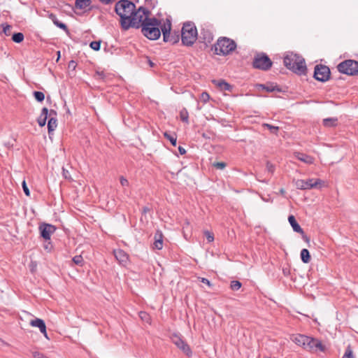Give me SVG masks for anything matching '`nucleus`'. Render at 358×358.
<instances>
[{
	"instance_id": "33",
	"label": "nucleus",
	"mask_w": 358,
	"mask_h": 358,
	"mask_svg": "<svg viewBox=\"0 0 358 358\" xmlns=\"http://www.w3.org/2000/svg\"><path fill=\"white\" fill-rule=\"evenodd\" d=\"M138 315L142 321H143L148 324H150L151 317L148 313H146L145 311H141V312H139Z\"/></svg>"
},
{
	"instance_id": "3",
	"label": "nucleus",
	"mask_w": 358,
	"mask_h": 358,
	"mask_svg": "<svg viewBox=\"0 0 358 358\" xmlns=\"http://www.w3.org/2000/svg\"><path fill=\"white\" fill-rule=\"evenodd\" d=\"M160 22L155 17H145L144 24L142 27V33L150 40H156L159 38L161 31L159 28Z\"/></svg>"
},
{
	"instance_id": "22",
	"label": "nucleus",
	"mask_w": 358,
	"mask_h": 358,
	"mask_svg": "<svg viewBox=\"0 0 358 358\" xmlns=\"http://www.w3.org/2000/svg\"><path fill=\"white\" fill-rule=\"evenodd\" d=\"M294 156L297 159L307 164H312L314 162V158L313 157L302 152H295Z\"/></svg>"
},
{
	"instance_id": "46",
	"label": "nucleus",
	"mask_w": 358,
	"mask_h": 358,
	"mask_svg": "<svg viewBox=\"0 0 358 358\" xmlns=\"http://www.w3.org/2000/svg\"><path fill=\"white\" fill-rule=\"evenodd\" d=\"M77 66V62L75 60L69 61L68 64V69L71 71H75Z\"/></svg>"
},
{
	"instance_id": "51",
	"label": "nucleus",
	"mask_w": 358,
	"mask_h": 358,
	"mask_svg": "<svg viewBox=\"0 0 358 358\" xmlns=\"http://www.w3.org/2000/svg\"><path fill=\"white\" fill-rule=\"evenodd\" d=\"M33 356L34 358H48L44 354L37 351L33 352Z\"/></svg>"
},
{
	"instance_id": "52",
	"label": "nucleus",
	"mask_w": 358,
	"mask_h": 358,
	"mask_svg": "<svg viewBox=\"0 0 358 358\" xmlns=\"http://www.w3.org/2000/svg\"><path fill=\"white\" fill-rule=\"evenodd\" d=\"M120 182L122 186H128L129 185V181L127 179H126L124 177L121 176L120 178Z\"/></svg>"
},
{
	"instance_id": "10",
	"label": "nucleus",
	"mask_w": 358,
	"mask_h": 358,
	"mask_svg": "<svg viewBox=\"0 0 358 358\" xmlns=\"http://www.w3.org/2000/svg\"><path fill=\"white\" fill-rule=\"evenodd\" d=\"M324 182L320 179H308L307 180H297L296 181V187L299 189H310L314 187H317L319 185L324 184Z\"/></svg>"
},
{
	"instance_id": "14",
	"label": "nucleus",
	"mask_w": 358,
	"mask_h": 358,
	"mask_svg": "<svg viewBox=\"0 0 358 358\" xmlns=\"http://www.w3.org/2000/svg\"><path fill=\"white\" fill-rule=\"evenodd\" d=\"M237 46H211L210 51L215 55L226 56L234 52Z\"/></svg>"
},
{
	"instance_id": "6",
	"label": "nucleus",
	"mask_w": 358,
	"mask_h": 358,
	"mask_svg": "<svg viewBox=\"0 0 358 358\" xmlns=\"http://www.w3.org/2000/svg\"><path fill=\"white\" fill-rule=\"evenodd\" d=\"M338 71L348 76L358 75V62L347 59L341 62L337 66Z\"/></svg>"
},
{
	"instance_id": "21",
	"label": "nucleus",
	"mask_w": 358,
	"mask_h": 358,
	"mask_svg": "<svg viewBox=\"0 0 358 358\" xmlns=\"http://www.w3.org/2000/svg\"><path fill=\"white\" fill-rule=\"evenodd\" d=\"M163 234L160 231H157L155 234V242L153 243V248L161 250L163 248Z\"/></svg>"
},
{
	"instance_id": "48",
	"label": "nucleus",
	"mask_w": 358,
	"mask_h": 358,
	"mask_svg": "<svg viewBox=\"0 0 358 358\" xmlns=\"http://www.w3.org/2000/svg\"><path fill=\"white\" fill-rule=\"evenodd\" d=\"M198 280H200L203 284L206 285L208 287H212L211 282L207 278L199 277Z\"/></svg>"
},
{
	"instance_id": "53",
	"label": "nucleus",
	"mask_w": 358,
	"mask_h": 358,
	"mask_svg": "<svg viewBox=\"0 0 358 358\" xmlns=\"http://www.w3.org/2000/svg\"><path fill=\"white\" fill-rule=\"evenodd\" d=\"M43 247L45 250L50 251L52 248L50 241H45Z\"/></svg>"
},
{
	"instance_id": "2",
	"label": "nucleus",
	"mask_w": 358,
	"mask_h": 358,
	"mask_svg": "<svg viewBox=\"0 0 358 358\" xmlns=\"http://www.w3.org/2000/svg\"><path fill=\"white\" fill-rule=\"evenodd\" d=\"M285 67L294 73L301 76L307 73V67L303 57L294 52H288L283 59Z\"/></svg>"
},
{
	"instance_id": "1",
	"label": "nucleus",
	"mask_w": 358,
	"mask_h": 358,
	"mask_svg": "<svg viewBox=\"0 0 358 358\" xmlns=\"http://www.w3.org/2000/svg\"><path fill=\"white\" fill-rule=\"evenodd\" d=\"M136 10V5L129 0H120L115 6V13L120 17V24L123 29L127 30L131 26H136L138 22H134L135 18L129 20L130 16Z\"/></svg>"
},
{
	"instance_id": "19",
	"label": "nucleus",
	"mask_w": 358,
	"mask_h": 358,
	"mask_svg": "<svg viewBox=\"0 0 358 358\" xmlns=\"http://www.w3.org/2000/svg\"><path fill=\"white\" fill-rule=\"evenodd\" d=\"M258 89H262L266 90L268 92H282L281 88L277 85L273 83H268L266 84H259L257 85Z\"/></svg>"
},
{
	"instance_id": "24",
	"label": "nucleus",
	"mask_w": 358,
	"mask_h": 358,
	"mask_svg": "<svg viewBox=\"0 0 358 358\" xmlns=\"http://www.w3.org/2000/svg\"><path fill=\"white\" fill-rule=\"evenodd\" d=\"M288 221H289L290 225L292 226L294 231L299 233V234L303 233V229L301 227V226L296 222L295 217L293 215H289Z\"/></svg>"
},
{
	"instance_id": "15",
	"label": "nucleus",
	"mask_w": 358,
	"mask_h": 358,
	"mask_svg": "<svg viewBox=\"0 0 358 358\" xmlns=\"http://www.w3.org/2000/svg\"><path fill=\"white\" fill-rule=\"evenodd\" d=\"M113 254H114L115 259L118 261L120 264L125 266L128 264V262L129 261V255L126 252H124L123 250H122V249L114 250Z\"/></svg>"
},
{
	"instance_id": "9",
	"label": "nucleus",
	"mask_w": 358,
	"mask_h": 358,
	"mask_svg": "<svg viewBox=\"0 0 358 358\" xmlns=\"http://www.w3.org/2000/svg\"><path fill=\"white\" fill-rule=\"evenodd\" d=\"M171 341L180 350H182L187 357H191L192 355V351L189 347V345L186 343L185 340L182 339V337L180 335L177 334H173L171 336Z\"/></svg>"
},
{
	"instance_id": "44",
	"label": "nucleus",
	"mask_w": 358,
	"mask_h": 358,
	"mask_svg": "<svg viewBox=\"0 0 358 358\" xmlns=\"http://www.w3.org/2000/svg\"><path fill=\"white\" fill-rule=\"evenodd\" d=\"M136 11L145 15V17H148V16L150 15V12L143 6L139 7Z\"/></svg>"
},
{
	"instance_id": "26",
	"label": "nucleus",
	"mask_w": 358,
	"mask_h": 358,
	"mask_svg": "<svg viewBox=\"0 0 358 358\" xmlns=\"http://www.w3.org/2000/svg\"><path fill=\"white\" fill-rule=\"evenodd\" d=\"M213 83L219 87L222 90L230 92L232 89L231 85L224 80H213Z\"/></svg>"
},
{
	"instance_id": "54",
	"label": "nucleus",
	"mask_w": 358,
	"mask_h": 358,
	"mask_svg": "<svg viewBox=\"0 0 358 358\" xmlns=\"http://www.w3.org/2000/svg\"><path fill=\"white\" fill-rule=\"evenodd\" d=\"M151 210V208L148 206H144L142 208V214L146 215L147 213L150 212Z\"/></svg>"
},
{
	"instance_id": "35",
	"label": "nucleus",
	"mask_w": 358,
	"mask_h": 358,
	"mask_svg": "<svg viewBox=\"0 0 358 358\" xmlns=\"http://www.w3.org/2000/svg\"><path fill=\"white\" fill-rule=\"evenodd\" d=\"M262 127H264V128H267L268 129L270 130L271 133L273 134H278V131H279V127H277V126H273L270 124H268V123H264L262 124Z\"/></svg>"
},
{
	"instance_id": "58",
	"label": "nucleus",
	"mask_w": 358,
	"mask_h": 358,
	"mask_svg": "<svg viewBox=\"0 0 358 358\" xmlns=\"http://www.w3.org/2000/svg\"><path fill=\"white\" fill-rule=\"evenodd\" d=\"M145 59L150 67H154L155 64L153 63L148 57H145Z\"/></svg>"
},
{
	"instance_id": "47",
	"label": "nucleus",
	"mask_w": 358,
	"mask_h": 358,
	"mask_svg": "<svg viewBox=\"0 0 358 358\" xmlns=\"http://www.w3.org/2000/svg\"><path fill=\"white\" fill-rule=\"evenodd\" d=\"M266 170L271 173H273L275 171V166L270 162H266Z\"/></svg>"
},
{
	"instance_id": "34",
	"label": "nucleus",
	"mask_w": 358,
	"mask_h": 358,
	"mask_svg": "<svg viewBox=\"0 0 358 358\" xmlns=\"http://www.w3.org/2000/svg\"><path fill=\"white\" fill-rule=\"evenodd\" d=\"M23 39L24 35L21 32L15 33L12 36V40L16 43H20L22 42Z\"/></svg>"
},
{
	"instance_id": "7",
	"label": "nucleus",
	"mask_w": 358,
	"mask_h": 358,
	"mask_svg": "<svg viewBox=\"0 0 358 358\" xmlns=\"http://www.w3.org/2000/svg\"><path fill=\"white\" fill-rule=\"evenodd\" d=\"M272 64V61L265 53L257 54L252 62V67L262 71L269 70Z\"/></svg>"
},
{
	"instance_id": "41",
	"label": "nucleus",
	"mask_w": 358,
	"mask_h": 358,
	"mask_svg": "<svg viewBox=\"0 0 358 358\" xmlns=\"http://www.w3.org/2000/svg\"><path fill=\"white\" fill-rule=\"evenodd\" d=\"M210 99V95L208 92H203L201 94L200 100L203 103H206Z\"/></svg>"
},
{
	"instance_id": "37",
	"label": "nucleus",
	"mask_w": 358,
	"mask_h": 358,
	"mask_svg": "<svg viewBox=\"0 0 358 358\" xmlns=\"http://www.w3.org/2000/svg\"><path fill=\"white\" fill-rule=\"evenodd\" d=\"M342 358H355L353 356V351L350 345H348L345 349V353Z\"/></svg>"
},
{
	"instance_id": "18",
	"label": "nucleus",
	"mask_w": 358,
	"mask_h": 358,
	"mask_svg": "<svg viewBox=\"0 0 358 358\" xmlns=\"http://www.w3.org/2000/svg\"><path fill=\"white\" fill-rule=\"evenodd\" d=\"M75 7L79 10L89 11L94 8V6H92V0H75Z\"/></svg>"
},
{
	"instance_id": "25",
	"label": "nucleus",
	"mask_w": 358,
	"mask_h": 358,
	"mask_svg": "<svg viewBox=\"0 0 358 358\" xmlns=\"http://www.w3.org/2000/svg\"><path fill=\"white\" fill-rule=\"evenodd\" d=\"M48 109L45 107L43 108L40 116L37 119V122L40 127H43L46 124L48 115Z\"/></svg>"
},
{
	"instance_id": "49",
	"label": "nucleus",
	"mask_w": 358,
	"mask_h": 358,
	"mask_svg": "<svg viewBox=\"0 0 358 358\" xmlns=\"http://www.w3.org/2000/svg\"><path fill=\"white\" fill-rule=\"evenodd\" d=\"M22 189H23V191L24 192V194L29 196H30V192H29V189L26 184V182L24 180L22 183Z\"/></svg>"
},
{
	"instance_id": "63",
	"label": "nucleus",
	"mask_w": 358,
	"mask_h": 358,
	"mask_svg": "<svg viewBox=\"0 0 358 358\" xmlns=\"http://www.w3.org/2000/svg\"><path fill=\"white\" fill-rule=\"evenodd\" d=\"M101 46H90L92 49H93L95 51L100 50Z\"/></svg>"
},
{
	"instance_id": "29",
	"label": "nucleus",
	"mask_w": 358,
	"mask_h": 358,
	"mask_svg": "<svg viewBox=\"0 0 358 358\" xmlns=\"http://www.w3.org/2000/svg\"><path fill=\"white\" fill-rule=\"evenodd\" d=\"M338 119L336 117H329L323 120V125L327 127H335L337 125Z\"/></svg>"
},
{
	"instance_id": "11",
	"label": "nucleus",
	"mask_w": 358,
	"mask_h": 358,
	"mask_svg": "<svg viewBox=\"0 0 358 358\" xmlns=\"http://www.w3.org/2000/svg\"><path fill=\"white\" fill-rule=\"evenodd\" d=\"M57 229V227L51 224L43 222L38 227L41 236L45 241H50L51 235L53 234Z\"/></svg>"
},
{
	"instance_id": "13",
	"label": "nucleus",
	"mask_w": 358,
	"mask_h": 358,
	"mask_svg": "<svg viewBox=\"0 0 358 358\" xmlns=\"http://www.w3.org/2000/svg\"><path fill=\"white\" fill-rule=\"evenodd\" d=\"M197 39L200 43L208 45L213 41V34L209 29L201 27L200 29V33L198 34Z\"/></svg>"
},
{
	"instance_id": "31",
	"label": "nucleus",
	"mask_w": 358,
	"mask_h": 358,
	"mask_svg": "<svg viewBox=\"0 0 358 358\" xmlns=\"http://www.w3.org/2000/svg\"><path fill=\"white\" fill-rule=\"evenodd\" d=\"M180 118L183 122L189 123V113L186 108H184L180 111Z\"/></svg>"
},
{
	"instance_id": "64",
	"label": "nucleus",
	"mask_w": 358,
	"mask_h": 358,
	"mask_svg": "<svg viewBox=\"0 0 358 358\" xmlns=\"http://www.w3.org/2000/svg\"><path fill=\"white\" fill-rule=\"evenodd\" d=\"M112 48H113V46H104V50L105 52L110 51Z\"/></svg>"
},
{
	"instance_id": "62",
	"label": "nucleus",
	"mask_w": 358,
	"mask_h": 358,
	"mask_svg": "<svg viewBox=\"0 0 358 358\" xmlns=\"http://www.w3.org/2000/svg\"><path fill=\"white\" fill-rule=\"evenodd\" d=\"M63 175L64 176L65 178H69V172L68 171H65V169H63Z\"/></svg>"
},
{
	"instance_id": "23",
	"label": "nucleus",
	"mask_w": 358,
	"mask_h": 358,
	"mask_svg": "<svg viewBox=\"0 0 358 358\" xmlns=\"http://www.w3.org/2000/svg\"><path fill=\"white\" fill-rule=\"evenodd\" d=\"M292 341L297 345L304 348L306 342L308 340V336L303 334H297L293 336L292 338Z\"/></svg>"
},
{
	"instance_id": "45",
	"label": "nucleus",
	"mask_w": 358,
	"mask_h": 358,
	"mask_svg": "<svg viewBox=\"0 0 358 358\" xmlns=\"http://www.w3.org/2000/svg\"><path fill=\"white\" fill-rule=\"evenodd\" d=\"M11 29H12V27L10 25L6 24L3 27V32L4 33V34L6 36H9V35H10Z\"/></svg>"
},
{
	"instance_id": "16",
	"label": "nucleus",
	"mask_w": 358,
	"mask_h": 358,
	"mask_svg": "<svg viewBox=\"0 0 358 358\" xmlns=\"http://www.w3.org/2000/svg\"><path fill=\"white\" fill-rule=\"evenodd\" d=\"M30 325L32 327H38L40 331L44 335V336L47 339H50L48 336L45 323L42 319L36 318L34 320H31L30 321Z\"/></svg>"
},
{
	"instance_id": "39",
	"label": "nucleus",
	"mask_w": 358,
	"mask_h": 358,
	"mask_svg": "<svg viewBox=\"0 0 358 358\" xmlns=\"http://www.w3.org/2000/svg\"><path fill=\"white\" fill-rule=\"evenodd\" d=\"M164 137L166 138L168 140H169V141L173 146L176 145L177 138L176 136H174L173 135L169 134L168 133L165 132Z\"/></svg>"
},
{
	"instance_id": "43",
	"label": "nucleus",
	"mask_w": 358,
	"mask_h": 358,
	"mask_svg": "<svg viewBox=\"0 0 358 358\" xmlns=\"http://www.w3.org/2000/svg\"><path fill=\"white\" fill-rule=\"evenodd\" d=\"M213 166L217 169H224L227 166V164L224 162H217L213 163Z\"/></svg>"
},
{
	"instance_id": "40",
	"label": "nucleus",
	"mask_w": 358,
	"mask_h": 358,
	"mask_svg": "<svg viewBox=\"0 0 358 358\" xmlns=\"http://www.w3.org/2000/svg\"><path fill=\"white\" fill-rule=\"evenodd\" d=\"M73 262L76 265L83 266V262H84V259H83V257L81 255H76L73 258Z\"/></svg>"
},
{
	"instance_id": "36",
	"label": "nucleus",
	"mask_w": 358,
	"mask_h": 358,
	"mask_svg": "<svg viewBox=\"0 0 358 358\" xmlns=\"http://www.w3.org/2000/svg\"><path fill=\"white\" fill-rule=\"evenodd\" d=\"M33 95L35 99L38 102H43L45 99V94L42 92L34 91Z\"/></svg>"
},
{
	"instance_id": "20",
	"label": "nucleus",
	"mask_w": 358,
	"mask_h": 358,
	"mask_svg": "<svg viewBox=\"0 0 358 358\" xmlns=\"http://www.w3.org/2000/svg\"><path fill=\"white\" fill-rule=\"evenodd\" d=\"M131 18L132 19L135 18L136 20L134 22H138V21H140V22L138 24H137L136 26H131V27H134V28L138 29V28L142 27L143 26L144 20H145V15H143V14L134 10V12L130 16L129 20Z\"/></svg>"
},
{
	"instance_id": "42",
	"label": "nucleus",
	"mask_w": 358,
	"mask_h": 358,
	"mask_svg": "<svg viewBox=\"0 0 358 358\" xmlns=\"http://www.w3.org/2000/svg\"><path fill=\"white\" fill-rule=\"evenodd\" d=\"M203 233H204L205 236L206 237L207 241L209 243H211L214 241V234L213 232H210V231L206 230V231H204Z\"/></svg>"
},
{
	"instance_id": "4",
	"label": "nucleus",
	"mask_w": 358,
	"mask_h": 358,
	"mask_svg": "<svg viewBox=\"0 0 358 358\" xmlns=\"http://www.w3.org/2000/svg\"><path fill=\"white\" fill-rule=\"evenodd\" d=\"M182 45H194L198 37V31L193 22L187 21L183 23L180 31Z\"/></svg>"
},
{
	"instance_id": "55",
	"label": "nucleus",
	"mask_w": 358,
	"mask_h": 358,
	"mask_svg": "<svg viewBox=\"0 0 358 358\" xmlns=\"http://www.w3.org/2000/svg\"><path fill=\"white\" fill-rule=\"evenodd\" d=\"M202 136L206 139H210L211 137V133L210 131L204 132L202 134Z\"/></svg>"
},
{
	"instance_id": "57",
	"label": "nucleus",
	"mask_w": 358,
	"mask_h": 358,
	"mask_svg": "<svg viewBox=\"0 0 358 358\" xmlns=\"http://www.w3.org/2000/svg\"><path fill=\"white\" fill-rule=\"evenodd\" d=\"M301 234L302 238L303 239L304 241H306V243L310 242V238L307 235L305 234L303 231V233Z\"/></svg>"
},
{
	"instance_id": "38",
	"label": "nucleus",
	"mask_w": 358,
	"mask_h": 358,
	"mask_svg": "<svg viewBox=\"0 0 358 358\" xmlns=\"http://www.w3.org/2000/svg\"><path fill=\"white\" fill-rule=\"evenodd\" d=\"M242 286V284L238 280H232L230 284V288L233 291H237Z\"/></svg>"
},
{
	"instance_id": "50",
	"label": "nucleus",
	"mask_w": 358,
	"mask_h": 358,
	"mask_svg": "<svg viewBox=\"0 0 358 358\" xmlns=\"http://www.w3.org/2000/svg\"><path fill=\"white\" fill-rule=\"evenodd\" d=\"M145 3L150 8H154L157 3V0H145Z\"/></svg>"
},
{
	"instance_id": "12",
	"label": "nucleus",
	"mask_w": 358,
	"mask_h": 358,
	"mask_svg": "<svg viewBox=\"0 0 358 358\" xmlns=\"http://www.w3.org/2000/svg\"><path fill=\"white\" fill-rule=\"evenodd\" d=\"M303 349L309 351L319 350L321 352H324L326 347L320 340L308 336V340L306 342Z\"/></svg>"
},
{
	"instance_id": "56",
	"label": "nucleus",
	"mask_w": 358,
	"mask_h": 358,
	"mask_svg": "<svg viewBox=\"0 0 358 358\" xmlns=\"http://www.w3.org/2000/svg\"><path fill=\"white\" fill-rule=\"evenodd\" d=\"M282 273H283L284 275L288 276L290 275V269L289 268H283Z\"/></svg>"
},
{
	"instance_id": "28",
	"label": "nucleus",
	"mask_w": 358,
	"mask_h": 358,
	"mask_svg": "<svg viewBox=\"0 0 358 358\" xmlns=\"http://www.w3.org/2000/svg\"><path fill=\"white\" fill-rule=\"evenodd\" d=\"M224 43H227V45H236L233 39L224 36L220 37L214 45H224Z\"/></svg>"
},
{
	"instance_id": "8",
	"label": "nucleus",
	"mask_w": 358,
	"mask_h": 358,
	"mask_svg": "<svg viewBox=\"0 0 358 358\" xmlns=\"http://www.w3.org/2000/svg\"><path fill=\"white\" fill-rule=\"evenodd\" d=\"M331 76L330 69L323 64H317L314 69L313 78L322 83L329 80Z\"/></svg>"
},
{
	"instance_id": "30",
	"label": "nucleus",
	"mask_w": 358,
	"mask_h": 358,
	"mask_svg": "<svg viewBox=\"0 0 358 358\" xmlns=\"http://www.w3.org/2000/svg\"><path fill=\"white\" fill-rule=\"evenodd\" d=\"M310 252L308 251V250L307 249H302L301 251V261L305 263V264H307V263H309L310 261Z\"/></svg>"
},
{
	"instance_id": "59",
	"label": "nucleus",
	"mask_w": 358,
	"mask_h": 358,
	"mask_svg": "<svg viewBox=\"0 0 358 358\" xmlns=\"http://www.w3.org/2000/svg\"><path fill=\"white\" fill-rule=\"evenodd\" d=\"M178 151L181 155H185L186 153V150L182 146L178 147Z\"/></svg>"
},
{
	"instance_id": "5",
	"label": "nucleus",
	"mask_w": 358,
	"mask_h": 358,
	"mask_svg": "<svg viewBox=\"0 0 358 358\" xmlns=\"http://www.w3.org/2000/svg\"><path fill=\"white\" fill-rule=\"evenodd\" d=\"M163 34V39L165 43H171L173 45L178 43L181 39L179 31L174 30L171 31V22L169 20H166L163 26L161 27Z\"/></svg>"
},
{
	"instance_id": "60",
	"label": "nucleus",
	"mask_w": 358,
	"mask_h": 358,
	"mask_svg": "<svg viewBox=\"0 0 358 358\" xmlns=\"http://www.w3.org/2000/svg\"><path fill=\"white\" fill-rule=\"evenodd\" d=\"M101 41H92L91 42H90L89 45H101Z\"/></svg>"
},
{
	"instance_id": "32",
	"label": "nucleus",
	"mask_w": 358,
	"mask_h": 358,
	"mask_svg": "<svg viewBox=\"0 0 358 358\" xmlns=\"http://www.w3.org/2000/svg\"><path fill=\"white\" fill-rule=\"evenodd\" d=\"M52 22L53 23L59 28L64 30V31H67L68 30V27L66 25V24L63 23L62 22L59 21L55 16H53L52 17Z\"/></svg>"
},
{
	"instance_id": "17",
	"label": "nucleus",
	"mask_w": 358,
	"mask_h": 358,
	"mask_svg": "<svg viewBox=\"0 0 358 358\" xmlns=\"http://www.w3.org/2000/svg\"><path fill=\"white\" fill-rule=\"evenodd\" d=\"M50 119L48 122V134L54 131L57 126V112L55 110H50Z\"/></svg>"
},
{
	"instance_id": "27",
	"label": "nucleus",
	"mask_w": 358,
	"mask_h": 358,
	"mask_svg": "<svg viewBox=\"0 0 358 358\" xmlns=\"http://www.w3.org/2000/svg\"><path fill=\"white\" fill-rule=\"evenodd\" d=\"M108 77V74L105 73L103 70H101L100 67H97L95 69L93 78L95 80L105 81Z\"/></svg>"
},
{
	"instance_id": "61",
	"label": "nucleus",
	"mask_w": 358,
	"mask_h": 358,
	"mask_svg": "<svg viewBox=\"0 0 358 358\" xmlns=\"http://www.w3.org/2000/svg\"><path fill=\"white\" fill-rule=\"evenodd\" d=\"M99 1L105 5H108V4L110 3L113 0H99Z\"/></svg>"
}]
</instances>
